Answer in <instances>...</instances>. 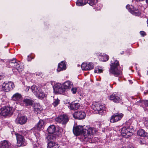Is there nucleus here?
<instances>
[{
  "label": "nucleus",
  "mask_w": 148,
  "mask_h": 148,
  "mask_svg": "<svg viewBox=\"0 0 148 148\" xmlns=\"http://www.w3.org/2000/svg\"><path fill=\"white\" fill-rule=\"evenodd\" d=\"M96 131V129L94 128L90 127L86 130L81 125L77 126L73 129V132L75 135L78 136L81 134L82 138L83 140L91 143L93 142L92 141L93 135Z\"/></svg>",
  "instance_id": "f257e3e1"
},
{
  "label": "nucleus",
  "mask_w": 148,
  "mask_h": 148,
  "mask_svg": "<svg viewBox=\"0 0 148 148\" xmlns=\"http://www.w3.org/2000/svg\"><path fill=\"white\" fill-rule=\"evenodd\" d=\"M119 63L118 61L114 60V59L111 61L110 64V68L109 70V72L114 75L116 77L121 75L122 74V72L118 70Z\"/></svg>",
  "instance_id": "f03ea898"
},
{
  "label": "nucleus",
  "mask_w": 148,
  "mask_h": 148,
  "mask_svg": "<svg viewBox=\"0 0 148 148\" xmlns=\"http://www.w3.org/2000/svg\"><path fill=\"white\" fill-rule=\"evenodd\" d=\"M13 113L12 108L10 107H3L0 109V114L3 116H6L9 114H11Z\"/></svg>",
  "instance_id": "7ed1b4c3"
},
{
  "label": "nucleus",
  "mask_w": 148,
  "mask_h": 148,
  "mask_svg": "<svg viewBox=\"0 0 148 148\" xmlns=\"http://www.w3.org/2000/svg\"><path fill=\"white\" fill-rule=\"evenodd\" d=\"M14 87V84L11 82L6 83L4 82L2 86L3 90L6 92H8L12 90Z\"/></svg>",
  "instance_id": "20e7f679"
},
{
  "label": "nucleus",
  "mask_w": 148,
  "mask_h": 148,
  "mask_svg": "<svg viewBox=\"0 0 148 148\" xmlns=\"http://www.w3.org/2000/svg\"><path fill=\"white\" fill-rule=\"evenodd\" d=\"M17 140L18 146L20 147L24 146L25 145V139L23 135H21L18 133L15 134Z\"/></svg>",
  "instance_id": "39448f33"
},
{
  "label": "nucleus",
  "mask_w": 148,
  "mask_h": 148,
  "mask_svg": "<svg viewBox=\"0 0 148 148\" xmlns=\"http://www.w3.org/2000/svg\"><path fill=\"white\" fill-rule=\"evenodd\" d=\"M55 121L57 123L64 124L68 122L69 119L67 116L63 115H60L56 118Z\"/></svg>",
  "instance_id": "423d86ee"
},
{
  "label": "nucleus",
  "mask_w": 148,
  "mask_h": 148,
  "mask_svg": "<svg viewBox=\"0 0 148 148\" xmlns=\"http://www.w3.org/2000/svg\"><path fill=\"white\" fill-rule=\"evenodd\" d=\"M123 115L121 113H116L112 115L110 119L112 123H114L119 121L122 118Z\"/></svg>",
  "instance_id": "0eeeda50"
},
{
  "label": "nucleus",
  "mask_w": 148,
  "mask_h": 148,
  "mask_svg": "<svg viewBox=\"0 0 148 148\" xmlns=\"http://www.w3.org/2000/svg\"><path fill=\"white\" fill-rule=\"evenodd\" d=\"M126 8L130 12L134 15L138 16L140 14V12L138 9L136 8H135L132 5H127Z\"/></svg>",
  "instance_id": "6e6552de"
},
{
  "label": "nucleus",
  "mask_w": 148,
  "mask_h": 148,
  "mask_svg": "<svg viewBox=\"0 0 148 148\" xmlns=\"http://www.w3.org/2000/svg\"><path fill=\"white\" fill-rule=\"evenodd\" d=\"M81 66L83 70H89L93 69V64L91 62H84L82 64Z\"/></svg>",
  "instance_id": "1a4fd4ad"
},
{
  "label": "nucleus",
  "mask_w": 148,
  "mask_h": 148,
  "mask_svg": "<svg viewBox=\"0 0 148 148\" xmlns=\"http://www.w3.org/2000/svg\"><path fill=\"white\" fill-rule=\"evenodd\" d=\"M73 116L75 119H81L85 118L86 114L83 112H76L73 114Z\"/></svg>",
  "instance_id": "9d476101"
},
{
  "label": "nucleus",
  "mask_w": 148,
  "mask_h": 148,
  "mask_svg": "<svg viewBox=\"0 0 148 148\" xmlns=\"http://www.w3.org/2000/svg\"><path fill=\"white\" fill-rule=\"evenodd\" d=\"M54 90L59 94L63 93L65 91V89H64L61 84H58L55 85L53 87Z\"/></svg>",
  "instance_id": "9b49d317"
},
{
  "label": "nucleus",
  "mask_w": 148,
  "mask_h": 148,
  "mask_svg": "<svg viewBox=\"0 0 148 148\" xmlns=\"http://www.w3.org/2000/svg\"><path fill=\"white\" fill-rule=\"evenodd\" d=\"M137 104H139L141 103L142 107L145 111H148V100H140L137 101L136 102Z\"/></svg>",
  "instance_id": "f8f14e48"
},
{
  "label": "nucleus",
  "mask_w": 148,
  "mask_h": 148,
  "mask_svg": "<svg viewBox=\"0 0 148 148\" xmlns=\"http://www.w3.org/2000/svg\"><path fill=\"white\" fill-rule=\"evenodd\" d=\"M23 69V66L21 63H18L17 62V63H15V65H14L12 70L13 72L15 73L17 71L19 72L21 71Z\"/></svg>",
  "instance_id": "ddd939ff"
},
{
  "label": "nucleus",
  "mask_w": 148,
  "mask_h": 148,
  "mask_svg": "<svg viewBox=\"0 0 148 148\" xmlns=\"http://www.w3.org/2000/svg\"><path fill=\"white\" fill-rule=\"evenodd\" d=\"M110 99L115 103H118L121 100L119 95L116 93H114L110 97Z\"/></svg>",
  "instance_id": "4468645a"
},
{
  "label": "nucleus",
  "mask_w": 148,
  "mask_h": 148,
  "mask_svg": "<svg viewBox=\"0 0 148 148\" xmlns=\"http://www.w3.org/2000/svg\"><path fill=\"white\" fill-rule=\"evenodd\" d=\"M27 118L24 116L18 117L15 120L16 123L23 125L25 124L26 122Z\"/></svg>",
  "instance_id": "2eb2a0df"
},
{
  "label": "nucleus",
  "mask_w": 148,
  "mask_h": 148,
  "mask_svg": "<svg viewBox=\"0 0 148 148\" xmlns=\"http://www.w3.org/2000/svg\"><path fill=\"white\" fill-rule=\"evenodd\" d=\"M73 86L72 82L69 80L66 81L63 84V86L65 90L71 88Z\"/></svg>",
  "instance_id": "dca6fc26"
},
{
  "label": "nucleus",
  "mask_w": 148,
  "mask_h": 148,
  "mask_svg": "<svg viewBox=\"0 0 148 148\" xmlns=\"http://www.w3.org/2000/svg\"><path fill=\"white\" fill-rule=\"evenodd\" d=\"M22 98V96L21 95L18 93L14 94L12 97V100L18 101L21 100Z\"/></svg>",
  "instance_id": "f3484780"
},
{
  "label": "nucleus",
  "mask_w": 148,
  "mask_h": 148,
  "mask_svg": "<svg viewBox=\"0 0 148 148\" xmlns=\"http://www.w3.org/2000/svg\"><path fill=\"white\" fill-rule=\"evenodd\" d=\"M66 67L65 62L64 61H62L60 63L58 64L57 71L58 72H60L63 70H64L66 69Z\"/></svg>",
  "instance_id": "a211bd4d"
},
{
  "label": "nucleus",
  "mask_w": 148,
  "mask_h": 148,
  "mask_svg": "<svg viewBox=\"0 0 148 148\" xmlns=\"http://www.w3.org/2000/svg\"><path fill=\"white\" fill-rule=\"evenodd\" d=\"M100 104H96L95 105H93L92 106V108L95 111H97V113L99 114L102 115L103 114V111L100 110L99 108Z\"/></svg>",
  "instance_id": "6ab92c4d"
},
{
  "label": "nucleus",
  "mask_w": 148,
  "mask_h": 148,
  "mask_svg": "<svg viewBox=\"0 0 148 148\" xmlns=\"http://www.w3.org/2000/svg\"><path fill=\"white\" fill-rule=\"evenodd\" d=\"M31 90L34 94L36 96L41 89L40 88L38 87L35 85H33L31 87Z\"/></svg>",
  "instance_id": "aec40b11"
},
{
  "label": "nucleus",
  "mask_w": 148,
  "mask_h": 148,
  "mask_svg": "<svg viewBox=\"0 0 148 148\" xmlns=\"http://www.w3.org/2000/svg\"><path fill=\"white\" fill-rule=\"evenodd\" d=\"M47 148H59V145L57 143L50 141L48 143Z\"/></svg>",
  "instance_id": "412c9836"
},
{
  "label": "nucleus",
  "mask_w": 148,
  "mask_h": 148,
  "mask_svg": "<svg viewBox=\"0 0 148 148\" xmlns=\"http://www.w3.org/2000/svg\"><path fill=\"white\" fill-rule=\"evenodd\" d=\"M44 122L42 120H40L36 126V127L38 130H40L44 127Z\"/></svg>",
  "instance_id": "4be33fe9"
},
{
  "label": "nucleus",
  "mask_w": 148,
  "mask_h": 148,
  "mask_svg": "<svg viewBox=\"0 0 148 148\" xmlns=\"http://www.w3.org/2000/svg\"><path fill=\"white\" fill-rule=\"evenodd\" d=\"M80 105L79 103H71L70 107L71 109L74 110H76L79 108Z\"/></svg>",
  "instance_id": "5701e85b"
},
{
  "label": "nucleus",
  "mask_w": 148,
  "mask_h": 148,
  "mask_svg": "<svg viewBox=\"0 0 148 148\" xmlns=\"http://www.w3.org/2000/svg\"><path fill=\"white\" fill-rule=\"evenodd\" d=\"M9 145L6 140L1 141L0 142V148H9Z\"/></svg>",
  "instance_id": "b1692460"
},
{
  "label": "nucleus",
  "mask_w": 148,
  "mask_h": 148,
  "mask_svg": "<svg viewBox=\"0 0 148 148\" xmlns=\"http://www.w3.org/2000/svg\"><path fill=\"white\" fill-rule=\"evenodd\" d=\"M23 103L25 106L31 105L33 103L34 101L29 99H25L23 100Z\"/></svg>",
  "instance_id": "393cba45"
},
{
  "label": "nucleus",
  "mask_w": 148,
  "mask_h": 148,
  "mask_svg": "<svg viewBox=\"0 0 148 148\" xmlns=\"http://www.w3.org/2000/svg\"><path fill=\"white\" fill-rule=\"evenodd\" d=\"M138 135L142 137H145L147 136L148 134L143 129H139L137 132Z\"/></svg>",
  "instance_id": "a878e982"
},
{
  "label": "nucleus",
  "mask_w": 148,
  "mask_h": 148,
  "mask_svg": "<svg viewBox=\"0 0 148 148\" xmlns=\"http://www.w3.org/2000/svg\"><path fill=\"white\" fill-rule=\"evenodd\" d=\"M47 96V95L45 94L44 92H42V90H41L39 93H38V95H37L36 97H37L39 99H42Z\"/></svg>",
  "instance_id": "bb28decb"
},
{
  "label": "nucleus",
  "mask_w": 148,
  "mask_h": 148,
  "mask_svg": "<svg viewBox=\"0 0 148 148\" xmlns=\"http://www.w3.org/2000/svg\"><path fill=\"white\" fill-rule=\"evenodd\" d=\"M87 3L86 0H78L76 2V4L78 6H82Z\"/></svg>",
  "instance_id": "cd10ccee"
},
{
  "label": "nucleus",
  "mask_w": 148,
  "mask_h": 148,
  "mask_svg": "<svg viewBox=\"0 0 148 148\" xmlns=\"http://www.w3.org/2000/svg\"><path fill=\"white\" fill-rule=\"evenodd\" d=\"M47 131L49 134H53L56 131V127L54 125L50 126L47 129Z\"/></svg>",
  "instance_id": "c85d7f7f"
},
{
  "label": "nucleus",
  "mask_w": 148,
  "mask_h": 148,
  "mask_svg": "<svg viewBox=\"0 0 148 148\" xmlns=\"http://www.w3.org/2000/svg\"><path fill=\"white\" fill-rule=\"evenodd\" d=\"M109 58V57L107 55L103 54V55L101 56L99 59L101 61L106 62L108 60Z\"/></svg>",
  "instance_id": "c756f323"
},
{
  "label": "nucleus",
  "mask_w": 148,
  "mask_h": 148,
  "mask_svg": "<svg viewBox=\"0 0 148 148\" xmlns=\"http://www.w3.org/2000/svg\"><path fill=\"white\" fill-rule=\"evenodd\" d=\"M130 127L129 126H126L125 127L122 128L121 130V134L122 135L124 136L126 134L125 132H127V130H128V129Z\"/></svg>",
  "instance_id": "7c9ffc66"
},
{
  "label": "nucleus",
  "mask_w": 148,
  "mask_h": 148,
  "mask_svg": "<svg viewBox=\"0 0 148 148\" xmlns=\"http://www.w3.org/2000/svg\"><path fill=\"white\" fill-rule=\"evenodd\" d=\"M98 2V0H88L87 3L91 6H93Z\"/></svg>",
  "instance_id": "2f4dec72"
},
{
  "label": "nucleus",
  "mask_w": 148,
  "mask_h": 148,
  "mask_svg": "<svg viewBox=\"0 0 148 148\" xmlns=\"http://www.w3.org/2000/svg\"><path fill=\"white\" fill-rule=\"evenodd\" d=\"M9 62L10 65L13 67L14 66V65H15V63H17L16 60L15 59H13L12 60H10Z\"/></svg>",
  "instance_id": "473e14b6"
},
{
  "label": "nucleus",
  "mask_w": 148,
  "mask_h": 148,
  "mask_svg": "<svg viewBox=\"0 0 148 148\" xmlns=\"http://www.w3.org/2000/svg\"><path fill=\"white\" fill-rule=\"evenodd\" d=\"M34 110L35 111L37 112V113H39L42 110L41 107L39 106H35L34 108Z\"/></svg>",
  "instance_id": "72a5a7b5"
},
{
  "label": "nucleus",
  "mask_w": 148,
  "mask_h": 148,
  "mask_svg": "<svg viewBox=\"0 0 148 148\" xmlns=\"http://www.w3.org/2000/svg\"><path fill=\"white\" fill-rule=\"evenodd\" d=\"M130 130V129L129 128L128 129V130H127V132L126 133V134L124 136L126 138H128L132 135V133L131 132Z\"/></svg>",
  "instance_id": "f704fd0d"
},
{
  "label": "nucleus",
  "mask_w": 148,
  "mask_h": 148,
  "mask_svg": "<svg viewBox=\"0 0 148 148\" xmlns=\"http://www.w3.org/2000/svg\"><path fill=\"white\" fill-rule=\"evenodd\" d=\"M60 100L57 98L56 99H54L53 102L52 103V104L54 106V107H56L59 103Z\"/></svg>",
  "instance_id": "c9c22d12"
},
{
  "label": "nucleus",
  "mask_w": 148,
  "mask_h": 148,
  "mask_svg": "<svg viewBox=\"0 0 148 148\" xmlns=\"http://www.w3.org/2000/svg\"><path fill=\"white\" fill-rule=\"evenodd\" d=\"M103 71V70L101 67H98L96 68L95 71V73H102Z\"/></svg>",
  "instance_id": "e433bc0d"
},
{
  "label": "nucleus",
  "mask_w": 148,
  "mask_h": 148,
  "mask_svg": "<svg viewBox=\"0 0 148 148\" xmlns=\"http://www.w3.org/2000/svg\"><path fill=\"white\" fill-rule=\"evenodd\" d=\"M99 106H100L99 108L100 109V110H101V111H103V114L105 111V110H106L105 107L104 105H102L100 104Z\"/></svg>",
  "instance_id": "4c0bfd02"
},
{
  "label": "nucleus",
  "mask_w": 148,
  "mask_h": 148,
  "mask_svg": "<svg viewBox=\"0 0 148 148\" xmlns=\"http://www.w3.org/2000/svg\"><path fill=\"white\" fill-rule=\"evenodd\" d=\"M139 142L141 144H144L146 143V140L145 139L140 138L139 140Z\"/></svg>",
  "instance_id": "58836bf2"
},
{
  "label": "nucleus",
  "mask_w": 148,
  "mask_h": 148,
  "mask_svg": "<svg viewBox=\"0 0 148 148\" xmlns=\"http://www.w3.org/2000/svg\"><path fill=\"white\" fill-rule=\"evenodd\" d=\"M71 91L73 94H75L76 93L77 91V89L76 88H73L71 89Z\"/></svg>",
  "instance_id": "ea45409f"
},
{
  "label": "nucleus",
  "mask_w": 148,
  "mask_h": 148,
  "mask_svg": "<svg viewBox=\"0 0 148 148\" xmlns=\"http://www.w3.org/2000/svg\"><path fill=\"white\" fill-rule=\"evenodd\" d=\"M140 35L142 36H144L146 35L144 31H140Z\"/></svg>",
  "instance_id": "a19ab883"
},
{
  "label": "nucleus",
  "mask_w": 148,
  "mask_h": 148,
  "mask_svg": "<svg viewBox=\"0 0 148 148\" xmlns=\"http://www.w3.org/2000/svg\"><path fill=\"white\" fill-rule=\"evenodd\" d=\"M56 136H55L56 137L57 136V137H58V136H59V137H60L61 136V134H60V133L59 132H57V133H56Z\"/></svg>",
  "instance_id": "79ce46f5"
},
{
  "label": "nucleus",
  "mask_w": 148,
  "mask_h": 148,
  "mask_svg": "<svg viewBox=\"0 0 148 148\" xmlns=\"http://www.w3.org/2000/svg\"><path fill=\"white\" fill-rule=\"evenodd\" d=\"M27 60L28 61H30L32 60V58L30 56H27Z\"/></svg>",
  "instance_id": "37998d69"
},
{
  "label": "nucleus",
  "mask_w": 148,
  "mask_h": 148,
  "mask_svg": "<svg viewBox=\"0 0 148 148\" xmlns=\"http://www.w3.org/2000/svg\"><path fill=\"white\" fill-rule=\"evenodd\" d=\"M35 134V136L36 137L38 138L40 136V134H39L38 133H36Z\"/></svg>",
  "instance_id": "c03bdc74"
},
{
  "label": "nucleus",
  "mask_w": 148,
  "mask_h": 148,
  "mask_svg": "<svg viewBox=\"0 0 148 148\" xmlns=\"http://www.w3.org/2000/svg\"><path fill=\"white\" fill-rule=\"evenodd\" d=\"M121 148H134L132 146H128L127 148L123 147H122Z\"/></svg>",
  "instance_id": "a18cd8bd"
},
{
  "label": "nucleus",
  "mask_w": 148,
  "mask_h": 148,
  "mask_svg": "<svg viewBox=\"0 0 148 148\" xmlns=\"http://www.w3.org/2000/svg\"><path fill=\"white\" fill-rule=\"evenodd\" d=\"M3 78V77L2 76H0V80L2 79Z\"/></svg>",
  "instance_id": "49530a36"
},
{
  "label": "nucleus",
  "mask_w": 148,
  "mask_h": 148,
  "mask_svg": "<svg viewBox=\"0 0 148 148\" xmlns=\"http://www.w3.org/2000/svg\"><path fill=\"white\" fill-rule=\"evenodd\" d=\"M34 145V148H37V146H35V144Z\"/></svg>",
  "instance_id": "de8ad7c7"
},
{
  "label": "nucleus",
  "mask_w": 148,
  "mask_h": 148,
  "mask_svg": "<svg viewBox=\"0 0 148 148\" xmlns=\"http://www.w3.org/2000/svg\"><path fill=\"white\" fill-rule=\"evenodd\" d=\"M147 26L148 27V19H147Z\"/></svg>",
  "instance_id": "09e8293b"
},
{
  "label": "nucleus",
  "mask_w": 148,
  "mask_h": 148,
  "mask_svg": "<svg viewBox=\"0 0 148 148\" xmlns=\"http://www.w3.org/2000/svg\"><path fill=\"white\" fill-rule=\"evenodd\" d=\"M146 2L147 3H148V0H146Z\"/></svg>",
  "instance_id": "8fccbe9b"
},
{
  "label": "nucleus",
  "mask_w": 148,
  "mask_h": 148,
  "mask_svg": "<svg viewBox=\"0 0 148 148\" xmlns=\"http://www.w3.org/2000/svg\"><path fill=\"white\" fill-rule=\"evenodd\" d=\"M124 53V51H122V53H121V54H123V53Z\"/></svg>",
  "instance_id": "3c124183"
},
{
  "label": "nucleus",
  "mask_w": 148,
  "mask_h": 148,
  "mask_svg": "<svg viewBox=\"0 0 148 148\" xmlns=\"http://www.w3.org/2000/svg\"><path fill=\"white\" fill-rule=\"evenodd\" d=\"M26 135V134H23V135Z\"/></svg>",
  "instance_id": "603ef678"
}]
</instances>
